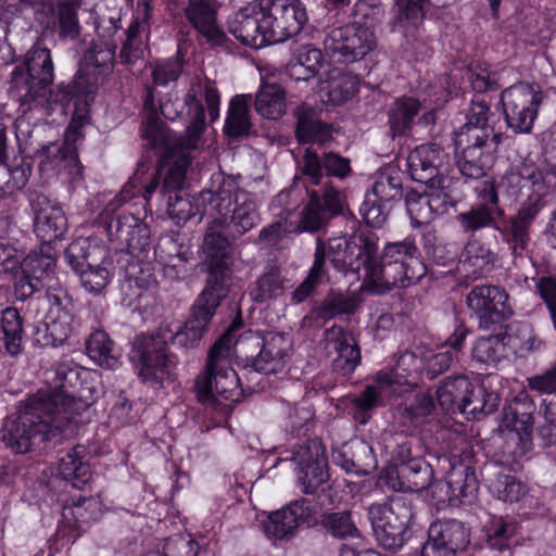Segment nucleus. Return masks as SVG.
Segmentation results:
<instances>
[{
  "label": "nucleus",
  "mask_w": 556,
  "mask_h": 556,
  "mask_svg": "<svg viewBox=\"0 0 556 556\" xmlns=\"http://www.w3.org/2000/svg\"><path fill=\"white\" fill-rule=\"evenodd\" d=\"M214 220L208 225L203 251L207 276L205 287L194 300L188 319L161 323L151 334L141 333L136 337L132 348H197L207 331L208 326L222 302L228 296L232 286L231 255L232 243Z\"/></svg>",
  "instance_id": "f257e3e1"
},
{
  "label": "nucleus",
  "mask_w": 556,
  "mask_h": 556,
  "mask_svg": "<svg viewBox=\"0 0 556 556\" xmlns=\"http://www.w3.org/2000/svg\"><path fill=\"white\" fill-rule=\"evenodd\" d=\"M99 28L94 8H83L80 0H72V45L78 40L76 51L83 53L72 79V184L83 178L84 169L74 143L81 137V127L90 123L91 105L100 85L112 72L116 55V46L109 47L94 39Z\"/></svg>",
  "instance_id": "f03ea898"
},
{
  "label": "nucleus",
  "mask_w": 556,
  "mask_h": 556,
  "mask_svg": "<svg viewBox=\"0 0 556 556\" xmlns=\"http://www.w3.org/2000/svg\"><path fill=\"white\" fill-rule=\"evenodd\" d=\"M340 239L350 274L356 275L357 279L363 276L364 283L376 293L408 288L427 275V266L413 236L387 242L381 251L377 235L368 229H358Z\"/></svg>",
  "instance_id": "7ed1b4c3"
},
{
  "label": "nucleus",
  "mask_w": 556,
  "mask_h": 556,
  "mask_svg": "<svg viewBox=\"0 0 556 556\" xmlns=\"http://www.w3.org/2000/svg\"><path fill=\"white\" fill-rule=\"evenodd\" d=\"M70 369L62 365L52 370L49 391L39 390L2 429V441L16 454H25L40 443L62 435L70 425V396L66 380Z\"/></svg>",
  "instance_id": "20e7f679"
},
{
  "label": "nucleus",
  "mask_w": 556,
  "mask_h": 556,
  "mask_svg": "<svg viewBox=\"0 0 556 556\" xmlns=\"http://www.w3.org/2000/svg\"><path fill=\"white\" fill-rule=\"evenodd\" d=\"M159 184L157 173L144 186L138 175L134 174L97 218L105 229L111 249L115 254H125L127 263L129 258L143 256L150 248L151 231L143 219L148 215L150 198L157 190Z\"/></svg>",
  "instance_id": "39448f33"
},
{
  "label": "nucleus",
  "mask_w": 556,
  "mask_h": 556,
  "mask_svg": "<svg viewBox=\"0 0 556 556\" xmlns=\"http://www.w3.org/2000/svg\"><path fill=\"white\" fill-rule=\"evenodd\" d=\"M301 173L312 185L320 186V189L307 191L308 202L301 212L299 229L316 232L344 211L342 192L330 181L323 184V179H345L352 174L351 161L333 151L319 154L312 149H305Z\"/></svg>",
  "instance_id": "423d86ee"
},
{
  "label": "nucleus",
  "mask_w": 556,
  "mask_h": 556,
  "mask_svg": "<svg viewBox=\"0 0 556 556\" xmlns=\"http://www.w3.org/2000/svg\"><path fill=\"white\" fill-rule=\"evenodd\" d=\"M53 81V63L50 51L35 45L25 55L23 62L17 63L9 79L8 92L18 102L23 113L38 110L46 115L60 111L67 115L70 105V89L63 84L55 89H49Z\"/></svg>",
  "instance_id": "0eeeda50"
},
{
  "label": "nucleus",
  "mask_w": 556,
  "mask_h": 556,
  "mask_svg": "<svg viewBox=\"0 0 556 556\" xmlns=\"http://www.w3.org/2000/svg\"><path fill=\"white\" fill-rule=\"evenodd\" d=\"M200 403L229 415L240 402L243 390L241 380L231 367V350H210L205 370L195 380Z\"/></svg>",
  "instance_id": "6e6552de"
},
{
  "label": "nucleus",
  "mask_w": 556,
  "mask_h": 556,
  "mask_svg": "<svg viewBox=\"0 0 556 556\" xmlns=\"http://www.w3.org/2000/svg\"><path fill=\"white\" fill-rule=\"evenodd\" d=\"M467 78L475 92L469 106L465 110V124L453 132V139L466 140L497 139L501 142V134L495 132L494 126L490 124V102L482 93L500 89V79L496 72L491 71L485 62L471 63L467 68Z\"/></svg>",
  "instance_id": "1a4fd4ad"
},
{
  "label": "nucleus",
  "mask_w": 556,
  "mask_h": 556,
  "mask_svg": "<svg viewBox=\"0 0 556 556\" xmlns=\"http://www.w3.org/2000/svg\"><path fill=\"white\" fill-rule=\"evenodd\" d=\"M507 301L506 290L497 286L479 285L470 290L466 299L468 308L479 319L481 329H492L491 333L477 338L472 348H506L510 344L507 326L504 325L513 314Z\"/></svg>",
  "instance_id": "9d476101"
},
{
  "label": "nucleus",
  "mask_w": 556,
  "mask_h": 556,
  "mask_svg": "<svg viewBox=\"0 0 556 556\" xmlns=\"http://www.w3.org/2000/svg\"><path fill=\"white\" fill-rule=\"evenodd\" d=\"M412 503L404 496H394L386 503H374L368 507V518L378 543L386 549L396 552L407 540L413 519Z\"/></svg>",
  "instance_id": "9b49d317"
},
{
  "label": "nucleus",
  "mask_w": 556,
  "mask_h": 556,
  "mask_svg": "<svg viewBox=\"0 0 556 556\" xmlns=\"http://www.w3.org/2000/svg\"><path fill=\"white\" fill-rule=\"evenodd\" d=\"M109 256V249L98 237L72 240V270L87 292L99 294L110 282Z\"/></svg>",
  "instance_id": "f8f14e48"
},
{
  "label": "nucleus",
  "mask_w": 556,
  "mask_h": 556,
  "mask_svg": "<svg viewBox=\"0 0 556 556\" xmlns=\"http://www.w3.org/2000/svg\"><path fill=\"white\" fill-rule=\"evenodd\" d=\"M542 101V91L527 81H519L504 89L500 103L507 127L515 134H530Z\"/></svg>",
  "instance_id": "ddd939ff"
},
{
  "label": "nucleus",
  "mask_w": 556,
  "mask_h": 556,
  "mask_svg": "<svg viewBox=\"0 0 556 556\" xmlns=\"http://www.w3.org/2000/svg\"><path fill=\"white\" fill-rule=\"evenodd\" d=\"M327 261L338 273L345 276L350 274L340 237L329 238L326 242L320 239L317 240L313 264L308 269V274L291 294V302L293 304L305 302L317 287L326 278L328 279Z\"/></svg>",
  "instance_id": "4468645a"
},
{
  "label": "nucleus",
  "mask_w": 556,
  "mask_h": 556,
  "mask_svg": "<svg viewBox=\"0 0 556 556\" xmlns=\"http://www.w3.org/2000/svg\"><path fill=\"white\" fill-rule=\"evenodd\" d=\"M376 43L375 30L369 25L351 22L327 36L325 49L337 62L349 64L364 59Z\"/></svg>",
  "instance_id": "2eb2a0df"
},
{
  "label": "nucleus",
  "mask_w": 556,
  "mask_h": 556,
  "mask_svg": "<svg viewBox=\"0 0 556 556\" xmlns=\"http://www.w3.org/2000/svg\"><path fill=\"white\" fill-rule=\"evenodd\" d=\"M267 16L265 0H253L232 14L228 30L242 45L254 49L274 45Z\"/></svg>",
  "instance_id": "dca6fc26"
},
{
  "label": "nucleus",
  "mask_w": 556,
  "mask_h": 556,
  "mask_svg": "<svg viewBox=\"0 0 556 556\" xmlns=\"http://www.w3.org/2000/svg\"><path fill=\"white\" fill-rule=\"evenodd\" d=\"M268 34L271 42L280 43L298 36L308 23L306 4L302 0H265Z\"/></svg>",
  "instance_id": "f3484780"
},
{
  "label": "nucleus",
  "mask_w": 556,
  "mask_h": 556,
  "mask_svg": "<svg viewBox=\"0 0 556 556\" xmlns=\"http://www.w3.org/2000/svg\"><path fill=\"white\" fill-rule=\"evenodd\" d=\"M315 509L306 498H298L288 505L269 513L262 521L266 538L273 542L293 539L298 530L309 522Z\"/></svg>",
  "instance_id": "a211bd4d"
},
{
  "label": "nucleus",
  "mask_w": 556,
  "mask_h": 556,
  "mask_svg": "<svg viewBox=\"0 0 556 556\" xmlns=\"http://www.w3.org/2000/svg\"><path fill=\"white\" fill-rule=\"evenodd\" d=\"M455 161L460 174L469 179L488 175L496 160L497 139L464 140L453 139Z\"/></svg>",
  "instance_id": "6ab92c4d"
},
{
  "label": "nucleus",
  "mask_w": 556,
  "mask_h": 556,
  "mask_svg": "<svg viewBox=\"0 0 556 556\" xmlns=\"http://www.w3.org/2000/svg\"><path fill=\"white\" fill-rule=\"evenodd\" d=\"M450 168V155L438 143H424L412 150L407 157L410 178L431 187L444 180Z\"/></svg>",
  "instance_id": "aec40b11"
},
{
  "label": "nucleus",
  "mask_w": 556,
  "mask_h": 556,
  "mask_svg": "<svg viewBox=\"0 0 556 556\" xmlns=\"http://www.w3.org/2000/svg\"><path fill=\"white\" fill-rule=\"evenodd\" d=\"M478 493L475 469L464 464H453L445 481L432 484V495L440 503L452 506L472 503Z\"/></svg>",
  "instance_id": "412c9836"
},
{
  "label": "nucleus",
  "mask_w": 556,
  "mask_h": 556,
  "mask_svg": "<svg viewBox=\"0 0 556 556\" xmlns=\"http://www.w3.org/2000/svg\"><path fill=\"white\" fill-rule=\"evenodd\" d=\"M469 544V531L455 519L432 522L419 556H454Z\"/></svg>",
  "instance_id": "4be33fe9"
},
{
  "label": "nucleus",
  "mask_w": 556,
  "mask_h": 556,
  "mask_svg": "<svg viewBox=\"0 0 556 556\" xmlns=\"http://www.w3.org/2000/svg\"><path fill=\"white\" fill-rule=\"evenodd\" d=\"M217 8L210 0H189L185 16L197 33L200 45L211 49L227 48L229 38L217 22Z\"/></svg>",
  "instance_id": "5701e85b"
},
{
  "label": "nucleus",
  "mask_w": 556,
  "mask_h": 556,
  "mask_svg": "<svg viewBox=\"0 0 556 556\" xmlns=\"http://www.w3.org/2000/svg\"><path fill=\"white\" fill-rule=\"evenodd\" d=\"M432 467L421 458H413L407 464L387 467L379 481L396 492H420L432 488Z\"/></svg>",
  "instance_id": "b1692460"
},
{
  "label": "nucleus",
  "mask_w": 556,
  "mask_h": 556,
  "mask_svg": "<svg viewBox=\"0 0 556 556\" xmlns=\"http://www.w3.org/2000/svg\"><path fill=\"white\" fill-rule=\"evenodd\" d=\"M392 16L388 22L391 33H399L404 43L414 49L421 39L426 7L430 0H393Z\"/></svg>",
  "instance_id": "393cba45"
},
{
  "label": "nucleus",
  "mask_w": 556,
  "mask_h": 556,
  "mask_svg": "<svg viewBox=\"0 0 556 556\" xmlns=\"http://www.w3.org/2000/svg\"><path fill=\"white\" fill-rule=\"evenodd\" d=\"M55 264L51 247L45 244L34 250L21 262L22 276L14 286L16 299L24 301L40 288V281L49 275Z\"/></svg>",
  "instance_id": "a878e982"
},
{
  "label": "nucleus",
  "mask_w": 556,
  "mask_h": 556,
  "mask_svg": "<svg viewBox=\"0 0 556 556\" xmlns=\"http://www.w3.org/2000/svg\"><path fill=\"white\" fill-rule=\"evenodd\" d=\"M220 229H227L231 241H236L261 223V214L253 195L249 192L237 193L228 215L213 219Z\"/></svg>",
  "instance_id": "bb28decb"
},
{
  "label": "nucleus",
  "mask_w": 556,
  "mask_h": 556,
  "mask_svg": "<svg viewBox=\"0 0 556 556\" xmlns=\"http://www.w3.org/2000/svg\"><path fill=\"white\" fill-rule=\"evenodd\" d=\"M240 190L237 181L226 175L224 172L213 173L210 179V186L202 190L199 200L207 211L210 208L216 212L218 216L228 215L230 207L233 205V200Z\"/></svg>",
  "instance_id": "cd10ccee"
},
{
  "label": "nucleus",
  "mask_w": 556,
  "mask_h": 556,
  "mask_svg": "<svg viewBox=\"0 0 556 556\" xmlns=\"http://www.w3.org/2000/svg\"><path fill=\"white\" fill-rule=\"evenodd\" d=\"M293 115L296 119L294 135L300 144L325 146L333 139V128L323 122L312 105L302 103L298 105Z\"/></svg>",
  "instance_id": "c85d7f7f"
},
{
  "label": "nucleus",
  "mask_w": 556,
  "mask_h": 556,
  "mask_svg": "<svg viewBox=\"0 0 556 556\" xmlns=\"http://www.w3.org/2000/svg\"><path fill=\"white\" fill-rule=\"evenodd\" d=\"M35 214L34 229L36 235L46 243L60 239L67 226L63 211L51 204L45 197L30 200Z\"/></svg>",
  "instance_id": "c756f323"
},
{
  "label": "nucleus",
  "mask_w": 556,
  "mask_h": 556,
  "mask_svg": "<svg viewBox=\"0 0 556 556\" xmlns=\"http://www.w3.org/2000/svg\"><path fill=\"white\" fill-rule=\"evenodd\" d=\"M138 376L146 383L162 387L169 379L170 368L174 364L166 350H132Z\"/></svg>",
  "instance_id": "7c9ffc66"
},
{
  "label": "nucleus",
  "mask_w": 556,
  "mask_h": 556,
  "mask_svg": "<svg viewBox=\"0 0 556 556\" xmlns=\"http://www.w3.org/2000/svg\"><path fill=\"white\" fill-rule=\"evenodd\" d=\"M421 111V102L412 96L396 97L387 111L389 131L393 140L410 135Z\"/></svg>",
  "instance_id": "2f4dec72"
},
{
  "label": "nucleus",
  "mask_w": 556,
  "mask_h": 556,
  "mask_svg": "<svg viewBox=\"0 0 556 556\" xmlns=\"http://www.w3.org/2000/svg\"><path fill=\"white\" fill-rule=\"evenodd\" d=\"M500 188L509 197L518 200L521 195L541 192L547 189L543 173L534 165L525 164L520 168L507 170L500 180Z\"/></svg>",
  "instance_id": "473e14b6"
},
{
  "label": "nucleus",
  "mask_w": 556,
  "mask_h": 556,
  "mask_svg": "<svg viewBox=\"0 0 556 556\" xmlns=\"http://www.w3.org/2000/svg\"><path fill=\"white\" fill-rule=\"evenodd\" d=\"M397 384L399 382L394 379L392 371H380L376 375L374 382L368 384L354 399L353 403L361 412H368L382 406L396 392Z\"/></svg>",
  "instance_id": "72a5a7b5"
},
{
  "label": "nucleus",
  "mask_w": 556,
  "mask_h": 556,
  "mask_svg": "<svg viewBox=\"0 0 556 556\" xmlns=\"http://www.w3.org/2000/svg\"><path fill=\"white\" fill-rule=\"evenodd\" d=\"M464 268L475 278L489 275L495 267L497 255L490 245L477 237H468L464 248Z\"/></svg>",
  "instance_id": "f704fd0d"
},
{
  "label": "nucleus",
  "mask_w": 556,
  "mask_h": 556,
  "mask_svg": "<svg viewBox=\"0 0 556 556\" xmlns=\"http://www.w3.org/2000/svg\"><path fill=\"white\" fill-rule=\"evenodd\" d=\"M184 108H186V115L190 121L181 144L187 149H197L206 129V123L204 105L193 87L188 89L184 96Z\"/></svg>",
  "instance_id": "c9c22d12"
},
{
  "label": "nucleus",
  "mask_w": 556,
  "mask_h": 556,
  "mask_svg": "<svg viewBox=\"0 0 556 556\" xmlns=\"http://www.w3.org/2000/svg\"><path fill=\"white\" fill-rule=\"evenodd\" d=\"M252 340L255 341L253 343L255 348H265L264 338L244 323L241 307L237 304L235 316L210 348H236L238 344H248Z\"/></svg>",
  "instance_id": "e433bc0d"
},
{
  "label": "nucleus",
  "mask_w": 556,
  "mask_h": 556,
  "mask_svg": "<svg viewBox=\"0 0 556 556\" xmlns=\"http://www.w3.org/2000/svg\"><path fill=\"white\" fill-rule=\"evenodd\" d=\"M285 282L286 278L282 276L281 266L269 263L255 282L251 285L249 295L256 303L277 299L285 292Z\"/></svg>",
  "instance_id": "4c0bfd02"
},
{
  "label": "nucleus",
  "mask_w": 556,
  "mask_h": 556,
  "mask_svg": "<svg viewBox=\"0 0 556 556\" xmlns=\"http://www.w3.org/2000/svg\"><path fill=\"white\" fill-rule=\"evenodd\" d=\"M254 106L262 117L279 119L286 112V92L283 88L276 83L262 81Z\"/></svg>",
  "instance_id": "58836bf2"
},
{
  "label": "nucleus",
  "mask_w": 556,
  "mask_h": 556,
  "mask_svg": "<svg viewBox=\"0 0 556 556\" xmlns=\"http://www.w3.org/2000/svg\"><path fill=\"white\" fill-rule=\"evenodd\" d=\"M498 406V396L494 392H488L485 386L473 380L468 395L463 397L459 412L472 418H480L481 415L491 414Z\"/></svg>",
  "instance_id": "ea45409f"
},
{
  "label": "nucleus",
  "mask_w": 556,
  "mask_h": 556,
  "mask_svg": "<svg viewBox=\"0 0 556 556\" xmlns=\"http://www.w3.org/2000/svg\"><path fill=\"white\" fill-rule=\"evenodd\" d=\"M495 230L498 231L503 242L508 245L515 258H522L528 253L531 240L530 229L516 220L513 216L504 217L498 222Z\"/></svg>",
  "instance_id": "a19ab883"
},
{
  "label": "nucleus",
  "mask_w": 556,
  "mask_h": 556,
  "mask_svg": "<svg viewBox=\"0 0 556 556\" xmlns=\"http://www.w3.org/2000/svg\"><path fill=\"white\" fill-rule=\"evenodd\" d=\"M503 218L483 205L472 204L469 210L456 215V223L464 233L476 237L483 229H495Z\"/></svg>",
  "instance_id": "79ce46f5"
},
{
  "label": "nucleus",
  "mask_w": 556,
  "mask_h": 556,
  "mask_svg": "<svg viewBox=\"0 0 556 556\" xmlns=\"http://www.w3.org/2000/svg\"><path fill=\"white\" fill-rule=\"evenodd\" d=\"M374 201L393 204L403 197V179L399 170L388 169L375 180L370 191L366 192Z\"/></svg>",
  "instance_id": "37998d69"
},
{
  "label": "nucleus",
  "mask_w": 556,
  "mask_h": 556,
  "mask_svg": "<svg viewBox=\"0 0 556 556\" xmlns=\"http://www.w3.org/2000/svg\"><path fill=\"white\" fill-rule=\"evenodd\" d=\"M327 102L332 105H341L358 91V80L350 73L331 74L323 87Z\"/></svg>",
  "instance_id": "c03bdc74"
},
{
  "label": "nucleus",
  "mask_w": 556,
  "mask_h": 556,
  "mask_svg": "<svg viewBox=\"0 0 556 556\" xmlns=\"http://www.w3.org/2000/svg\"><path fill=\"white\" fill-rule=\"evenodd\" d=\"M320 526L327 534L338 540L357 539L359 530L349 510L325 513L320 518Z\"/></svg>",
  "instance_id": "a18cd8bd"
},
{
  "label": "nucleus",
  "mask_w": 556,
  "mask_h": 556,
  "mask_svg": "<svg viewBox=\"0 0 556 556\" xmlns=\"http://www.w3.org/2000/svg\"><path fill=\"white\" fill-rule=\"evenodd\" d=\"M471 382L466 376L446 378L437 391V397L442 408L459 410L463 397L468 395Z\"/></svg>",
  "instance_id": "49530a36"
},
{
  "label": "nucleus",
  "mask_w": 556,
  "mask_h": 556,
  "mask_svg": "<svg viewBox=\"0 0 556 556\" xmlns=\"http://www.w3.org/2000/svg\"><path fill=\"white\" fill-rule=\"evenodd\" d=\"M486 542L493 549L504 551L516 543L518 526L511 519L493 518L485 528Z\"/></svg>",
  "instance_id": "de8ad7c7"
},
{
  "label": "nucleus",
  "mask_w": 556,
  "mask_h": 556,
  "mask_svg": "<svg viewBox=\"0 0 556 556\" xmlns=\"http://www.w3.org/2000/svg\"><path fill=\"white\" fill-rule=\"evenodd\" d=\"M167 215L177 225L184 226L191 219L200 222L206 210L195 200L184 198L178 193L169 194L167 202Z\"/></svg>",
  "instance_id": "09e8293b"
},
{
  "label": "nucleus",
  "mask_w": 556,
  "mask_h": 556,
  "mask_svg": "<svg viewBox=\"0 0 556 556\" xmlns=\"http://www.w3.org/2000/svg\"><path fill=\"white\" fill-rule=\"evenodd\" d=\"M357 308L358 303L354 296L330 290L317 308V315L323 319H332L341 315H352Z\"/></svg>",
  "instance_id": "8fccbe9b"
},
{
  "label": "nucleus",
  "mask_w": 556,
  "mask_h": 556,
  "mask_svg": "<svg viewBox=\"0 0 556 556\" xmlns=\"http://www.w3.org/2000/svg\"><path fill=\"white\" fill-rule=\"evenodd\" d=\"M94 372L79 368L76 372V380L79 382V387L76 389L75 393H72V413L77 412H88L89 407L93 404L96 397V387H94Z\"/></svg>",
  "instance_id": "3c124183"
},
{
  "label": "nucleus",
  "mask_w": 556,
  "mask_h": 556,
  "mask_svg": "<svg viewBox=\"0 0 556 556\" xmlns=\"http://www.w3.org/2000/svg\"><path fill=\"white\" fill-rule=\"evenodd\" d=\"M491 493L503 502H518L528 492L525 483L517 480L514 476L498 475L490 484Z\"/></svg>",
  "instance_id": "603ef678"
},
{
  "label": "nucleus",
  "mask_w": 556,
  "mask_h": 556,
  "mask_svg": "<svg viewBox=\"0 0 556 556\" xmlns=\"http://www.w3.org/2000/svg\"><path fill=\"white\" fill-rule=\"evenodd\" d=\"M125 36L126 38L117 54V62L125 66H134L139 60L143 59L148 46L143 42L141 34L137 33L135 26L127 27Z\"/></svg>",
  "instance_id": "864d4df0"
},
{
  "label": "nucleus",
  "mask_w": 556,
  "mask_h": 556,
  "mask_svg": "<svg viewBox=\"0 0 556 556\" xmlns=\"http://www.w3.org/2000/svg\"><path fill=\"white\" fill-rule=\"evenodd\" d=\"M140 131L141 138L151 149L169 150V129L160 117L143 118Z\"/></svg>",
  "instance_id": "5fc2aeb1"
},
{
  "label": "nucleus",
  "mask_w": 556,
  "mask_h": 556,
  "mask_svg": "<svg viewBox=\"0 0 556 556\" xmlns=\"http://www.w3.org/2000/svg\"><path fill=\"white\" fill-rule=\"evenodd\" d=\"M140 131L141 138L151 149L169 150V129L160 117L143 118Z\"/></svg>",
  "instance_id": "6e6d98bb"
},
{
  "label": "nucleus",
  "mask_w": 556,
  "mask_h": 556,
  "mask_svg": "<svg viewBox=\"0 0 556 556\" xmlns=\"http://www.w3.org/2000/svg\"><path fill=\"white\" fill-rule=\"evenodd\" d=\"M429 204L426 190L420 192L412 189L405 194L406 211L413 224H428L433 219Z\"/></svg>",
  "instance_id": "4d7b16f0"
},
{
  "label": "nucleus",
  "mask_w": 556,
  "mask_h": 556,
  "mask_svg": "<svg viewBox=\"0 0 556 556\" xmlns=\"http://www.w3.org/2000/svg\"><path fill=\"white\" fill-rule=\"evenodd\" d=\"M292 458L298 464L299 470L313 466L327 467L325 448L317 440H311L304 445L295 447Z\"/></svg>",
  "instance_id": "13d9d810"
},
{
  "label": "nucleus",
  "mask_w": 556,
  "mask_h": 556,
  "mask_svg": "<svg viewBox=\"0 0 556 556\" xmlns=\"http://www.w3.org/2000/svg\"><path fill=\"white\" fill-rule=\"evenodd\" d=\"M443 181L439 180L431 187H425L433 218L446 214L451 207H455L458 203V199L452 194V190L448 187L443 186Z\"/></svg>",
  "instance_id": "bf43d9fd"
},
{
  "label": "nucleus",
  "mask_w": 556,
  "mask_h": 556,
  "mask_svg": "<svg viewBox=\"0 0 556 556\" xmlns=\"http://www.w3.org/2000/svg\"><path fill=\"white\" fill-rule=\"evenodd\" d=\"M384 14V7L381 0H356L350 16L353 22H359L362 25L374 26L380 22Z\"/></svg>",
  "instance_id": "052dcab7"
},
{
  "label": "nucleus",
  "mask_w": 556,
  "mask_h": 556,
  "mask_svg": "<svg viewBox=\"0 0 556 556\" xmlns=\"http://www.w3.org/2000/svg\"><path fill=\"white\" fill-rule=\"evenodd\" d=\"M1 328L5 348H21L23 321L16 308L8 307L2 312Z\"/></svg>",
  "instance_id": "680f3d73"
},
{
  "label": "nucleus",
  "mask_w": 556,
  "mask_h": 556,
  "mask_svg": "<svg viewBox=\"0 0 556 556\" xmlns=\"http://www.w3.org/2000/svg\"><path fill=\"white\" fill-rule=\"evenodd\" d=\"M329 479L326 467L313 466L306 469H300L298 472V484L305 494H318L325 492Z\"/></svg>",
  "instance_id": "e2e57ef3"
},
{
  "label": "nucleus",
  "mask_w": 556,
  "mask_h": 556,
  "mask_svg": "<svg viewBox=\"0 0 556 556\" xmlns=\"http://www.w3.org/2000/svg\"><path fill=\"white\" fill-rule=\"evenodd\" d=\"M391 210V204L374 201L370 195L365 194L359 207V214L367 226L380 228L386 223Z\"/></svg>",
  "instance_id": "0e129e2a"
},
{
  "label": "nucleus",
  "mask_w": 556,
  "mask_h": 556,
  "mask_svg": "<svg viewBox=\"0 0 556 556\" xmlns=\"http://www.w3.org/2000/svg\"><path fill=\"white\" fill-rule=\"evenodd\" d=\"M546 192L547 189L541 190V192L528 193L527 200L521 204L520 208L515 215H513V217L523 226H527V228L531 229L535 218L546 205L544 200Z\"/></svg>",
  "instance_id": "69168bd1"
},
{
  "label": "nucleus",
  "mask_w": 556,
  "mask_h": 556,
  "mask_svg": "<svg viewBox=\"0 0 556 556\" xmlns=\"http://www.w3.org/2000/svg\"><path fill=\"white\" fill-rule=\"evenodd\" d=\"M500 184H496L494 179L482 181L475 189L478 200L476 204L483 205L496 215L505 217V208L500 203Z\"/></svg>",
  "instance_id": "338daca9"
},
{
  "label": "nucleus",
  "mask_w": 556,
  "mask_h": 556,
  "mask_svg": "<svg viewBox=\"0 0 556 556\" xmlns=\"http://www.w3.org/2000/svg\"><path fill=\"white\" fill-rule=\"evenodd\" d=\"M422 244L425 253L435 265L447 266L455 261V252L448 250L444 244H438L437 236L433 231L422 235Z\"/></svg>",
  "instance_id": "774afa93"
}]
</instances>
